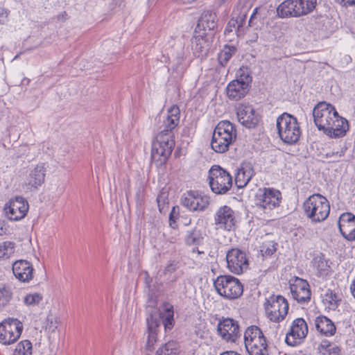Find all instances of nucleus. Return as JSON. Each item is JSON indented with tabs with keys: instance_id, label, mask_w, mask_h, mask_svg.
Returning a JSON list of instances; mask_svg holds the SVG:
<instances>
[{
	"instance_id": "nucleus-1",
	"label": "nucleus",
	"mask_w": 355,
	"mask_h": 355,
	"mask_svg": "<svg viewBox=\"0 0 355 355\" xmlns=\"http://www.w3.org/2000/svg\"><path fill=\"white\" fill-rule=\"evenodd\" d=\"M313 116L318 130L330 137H343L348 130L347 121L338 115L333 105L324 101L315 106Z\"/></svg>"
},
{
	"instance_id": "nucleus-2",
	"label": "nucleus",
	"mask_w": 355,
	"mask_h": 355,
	"mask_svg": "<svg viewBox=\"0 0 355 355\" xmlns=\"http://www.w3.org/2000/svg\"><path fill=\"white\" fill-rule=\"evenodd\" d=\"M236 138V130L234 125L229 121H221L214 130L211 147L215 152L223 153L228 150Z\"/></svg>"
},
{
	"instance_id": "nucleus-3",
	"label": "nucleus",
	"mask_w": 355,
	"mask_h": 355,
	"mask_svg": "<svg viewBox=\"0 0 355 355\" xmlns=\"http://www.w3.org/2000/svg\"><path fill=\"white\" fill-rule=\"evenodd\" d=\"M276 126L281 140L287 144H296L301 136V128L297 119L284 112L277 118Z\"/></svg>"
},
{
	"instance_id": "nucleus-4",
	"label": "nucleus",
	"mask_w": 355,
	"mask_h": 355,
	"mask_svg": "<svg viewBox=\"0 0 355 355\" xmlns=\"http://www.w3.org/2000/svg\"><path fill=\"white\" fill-rule=\"evenodd\" d=\"M303 209L306 216L315 223L326 220L330 212V205L324 196L315 193L304 201Z\"/></svg>"
},
{
	"instance_id": "nucleus-5",
	"label": "nucleus",
	"mask_w": 355,
	"mask_h": 355,
	"mask_svg": "<svg viewBox=\"0 0 355 355\" xmlns=\"http://www.w3.org/2000/svg\"><path fill=\"white\" fill-rule=\"evenodd\" d=\"M244 343L249 355H268L266 338L258 327L252 325L246 329Z\"/></svg>"
},
{
	"instance_id": "nucleus-6",
	"label": "nucleus",
	"mask_w": 355,
	"mask_h": 355,
	"mask_svg": "<svg viewBox=\"0 0 355 355\" xmlns=\"http://www.w3.org/2000/svg\"><path fill=\"white\" fill-rule=\"evenodd\" d=\"M175 146L172 135L158 133L152 144L151 157L157 164H164L171 155Z\"/></svg>"
},
{
	"instance_id": "nucleus-7",
	"label": "nucleus",
	"mask_w": 355,
	"mask_h": 355,
	"mask_svg": "<svg viewBox=\"0 0 355 355\" xmlns=\"http://www.w3.org/2000/svg\"><path fill=\"white\" fill-rule=\"evenodd\" d=\"M218 293L228 300L239 298L243 292L241 282L230 275L218 276L214 282Z\"/></svg>"
},
{
	"instance_id": "nucleus-8",
	"label": "nucleus",
	"mask_w": 355,
	"mask_h": 355,
	"mask_svg": "<svg viewBox=\"0 0 355 355\" xmlns=\"http://www.w3.org/2000/svg\"><path fill=\"white\" fill-rule=\"evenodd\" d=\"M209 184L216 194H224L232 187L231 175L219 166H213L209 171Z\"/></svg>"
},
{
	"instance_id": "nucleus-9",
	"label": "nucleus",
	"mask_w": 355,
	"mask_h": 355,
	"mask_svg": "<svg viewBox=\"0 0 355 355\" xmlns=\"http://www.w3.org/2000/svg\"><path fill=\"white\" fill-rule=\"evenodd\" d=\"M268 318L274 322L283 321L288 314V303L281 295L270 297L264 304Z\"/></svg>"
},
{
	"instance_id": "nucleus-10",
	"label": "nucleus",
	"mask_w": 355,
	"mask_h": 355,
	"mask_svg": "<svg viewBox=\"0 0 355 355\" xmlns=\"http://www.w3.org/2000/svg\"><path fill=\"white\" fill-rule=\"evenodd\" d=\"M282 199L279 191L272 188L259 189L255 196V205L264 211H270L278 207Z\"/></svg>"
},
{
	"instance_id": "nucleus-11",
	"label": "nucleus",
	"mask_w": 355,
	"mask_h": 355,
	"mask_svg": "<svg viewBox=\"0 0 355 355\" xmlns=\"http://www.w3.org/2000/svg\"><path fill=\"white\" fill-rule=\"evenodd\" d=\"M21 333V322L17 319L8 318L0 323V343L3 345L16 342Z\"/></svg>"
},
{
	"instance_id": "nucleus-12",
	"label": "nucleus",
	"mask_w": 355,
	"mask_h": 355,
	"mask_svg": "<svg viewBox=\"0 0 355 355\" xmlns=\"http://www.w3.org/2000/svg\"><path fill=\"white\" fill-rule=\"evenodd\" d=\"M308 332L306 322L302 318H295L286 334L285 342L290 346H297L303 342Z\"/></svg>"
},
{
	"instance_id": "nucleus-13",
	"label": "nucleus",
	"mask_w": 355,
	"mask_h": 355,
	"mask_svg": "<svg viewBox=\"0 0 355 355\" xmlns=\"http://www.w3.org/2000/svg\"><path fill=\"white\" fill-rule=\"evenodd\" d=\"M227 267L232 273L240 275L248 268L246 254L238 248H232L226 254Z\"/></svg>"
},
{
	"instance_id": "nucleus-14",
	"label": "nucleus",
	"mask_w": 355,
	"mask_h": 355,
	"mask_svg": "<svg viewBox=\"0 0 355 355\" xmlns=\"http://www.w3.org/2000/svg\"><path fill=\"white\" fill-rule=\"evenodd\" d=\"M252 78L249 74H241L239 78L231 81L227 87V95L230 99L238 101L243 98L249 90Z\"/></svg>"
},
{
	"instance_id": "nucleus-15",
	"label": "nucleus",
	"mask_w": 355,
	"mask_h": 355,
	"mask_svg": "<svg viewBox=\"0 0 355 355\" xmlns=\"http://www.w3.org/2000/svg\"><path fill=\"white\" fill-rule=\"evenodd\" d=\"M217 331L223 340L230 343H235L241 336L238 322L229 318L219 321Z\"/></svg>"
},
{
	"instance_id": "nucleus-16",
	"label": "nucleus",
	"mask_w": 355,
	"mask_h": 355,
	"mask_svg": "<svg viewBox=\"0 0 355 355\" xmlns=\"http://www.w3.org/2000/svg\"><path fill=\"white\" fill-rule=\"evenodd\" d=\"M214 221L219 229L232 230L236 223L235 212L231 207L227 205L223 206L216 211Z\"/></svg>"
},
{
	"instance_id": "nucleus-17",
	"label": "nucleus",
	"mask_w": 355,
	"mask_h": 355,
	"mask_svg": "<svg viewBox=\"0 0 355 355\" xmlns=\"http://www.w3.org/2000/svg\"><path fill=\"white\" fill-rule=\"evenodd\" d=\"M290 289L293 298L298 303L304 304L311 300V293L306 280L295 277L290 284Z\"/></svg>"
},
{
	"instance_id": "nucleus-18",
	"label": "nucleus",
	"mask_w": 355,
	"mask_h": 355,
	"mask_svg": "<svg viewBox=\"0 0 355 355\" xmlns=\"http://www.w3.org/2000/svg\"><path fill=\"white\" fill-rule=\"evenodd\" d=\"M46 171L44 163L38 164L29 170L25 182L27 191H35L44 182Z\"/></svg>"
},
{
	"instance_id": "nucleus-19",
	"label": "nucleus",
	"mask_w": 355,
	"mask_h": 355,
	"mask_svg": "<svg viewBox=\"0 0 355 355\" xmlns=\"http://www.w3.org/2000/svg\"><path fill=\"white\" fill-rule=\"evenodd\" d=\"M182 205L190 211H202L209 205L207 197L196 191H190L184 193L181 198Z\"/></svg>"
},
{
	"instance_id": "nucleus-20",
	"label": "nucleus",
	"mask_w": 355,
	"mask_h": 355,
	"mask_svg": "<svg viewBox=\"0 0 355 355\" xmlns=\"http://www.w3.org/2000/svg\"><path fill=\"white\" fill-rule=\"evenodd\" d=\"M236 114L240 123L248 128H254L259 121V115L250 105H239L236 108Z\"/></svg>"
},
{
	"instance_id": "nucleus-21",
	"label": "nucleus",
	"mask_w": 355,
	"mask_h": 355,
	"mask_svg": "<svg viewBox=\"0 0 355 355\" xmlns=\"http://www.w3.org/2000/svg\"><path fill=\"white\" fill-rule=\"evenodd\" d=\"M243 3L241 6V5L242 2L240 1L239 4L236 6V9L238 10H240L239 15L236 19L232 18L230 20L225 30V34L232 32L233 29L238 35L242 33V27L245 21L247 11L249 8V5L245 1H243Z\"/></svg>"
},
{
	"instance_id": "nucleus-22",
	"label": "nucleus",
	"mask_w": 355,
	"mask_h": 355,
	"mask_svg": "<svg viewBox=\"0 0 355 355\" xmlns=\"http://www.w3.org/2000/svg\"><path fill=\"white\" fill-rule=\"evenodd\" d=\"M180 111L178 106L171 107L163 121L162 129L159 132L164 135H172L174 138L173 130L178 126L180 122Z\"/></svg>"
},
{
	"instance_id": "nucleus-23",
	"label": "nucleus",
	"mask_w": 355,
	"mask_h": 355,
	"mask_svg": "<svg viewBox=\"0 0 355 355\" xmlns=\"http://www.w3.org/2000/svg\"><path fill=\"white\" fill-rule=\"evenodd\" d=\"M342 235L348 241L355 240V216L352 213L343 214L338 220Z\"/></svg>"
},
{
	"instance_id": "nucleus-24",
	"label": "nucleus",
	"mask_w": 355,
	"mask_h": 355,
	"mask_svg": "<svg viewBox=\"0 0 355 355\" xmlns=\"http://www.w3.org/2000/svg\"><path fill=\"white\" fill-rule=\"evenodd\" d=\"M207 239L205 232L199 226L187 230L184 239L186 245L196 247L203 245Z\"/></svg>"
},
{
	"instance_id": "nucleus-25",
	"label": "nucleus",
	"mask_w": 355,
	"mask_h": 355,
	"mask_svg": "<svg viewBox=\"0 0 355 355\" xmlns=\"http://www.w3.org/2000/svg\"><path fill=\"white\" fill-rule=\"evenodd\" d=\"M216 27V15L215 13L207 10L203 12L197 24L195 32L208 35L207 31H213Z\"/></svg>"
},
{
	"instance_id": "nucleus-26",
	"label": "nucleus",
	"mask_w": 355,
	"mask_h": 355,
	"mask_svg": "<svg viewBox=\"0 0 355 355\" xmlns=\"http://www.w3.org/2000/svg\"><path fill=\"white\" fill-rule=\"evenodd\" d=\"M148 327V338L146 348L148 351H153L157 343V329L160 324V319L157 316L151 315L146 319Z\"/></svg>"
},
{
	"instance_id": "nucleus-27",
	"label": "nucleus",
	"mask_w": 355,
	"mask_h": 355,
	"mask_svg": "<svg viewBox=\"0 0 355 355\" xmlns=\"http://www.w3.org/2000/svg\"><path fill=\"white\" fill-rule=\"evenodd\" d=\"M314 325L318 332L321 335L329 337L336 334L335 324L327 317L319 315L314 320Z\"/></svg>"
},
{
	"instance_id": "nucleus-28",
	"label": "nucleus",
	"mask_w": 355,
	"mask_h": 355,
	"mask_svg": "<svg viewBox=\"0 0 355 355\" xmlns=\"http://www.w3.org/2000/svg\"><path fill=\"white\" fill-rule=\"evenodd\" d=\"M22 197H16L15 200H10L4 207L6 217L10 220H19L22 218Z\"/></svg>"
},
{
	"instance_id": "nucleus-29",
	"label": "nucleus",
	"mask_w": 355,
	"mask_h": 355,
	"mask_svg": "<svg viewBox=\"0 0 355 355\" xmlns=\"http://www.w3.org/2000/svg\"><path fill=\"white\" fill-rule=\"evenodd\" d=\"M207 35L201 33H196L191 40V49L197 57H202L207 54L209 50V42L207 39Z\"/></svg>"
},
{
	"instance_id": "nucleus-30",
	"label": "nucleus",
	"mask_w": 355,
	"mask_h": 355,
	"mask_svg": "<svg viewBox=\"0 0 355 355\" xmlns=\"http://www.w3.org/2000/svg\"><path fill=\"white\" fill-rule=\"evenodd\" d=\"M254 175V169L250 164H243L235 175V184L238 188L245 187Z\"/></svg>"
},
{
	"instance_id": "nucleus-31",
	"label": "nucleus",
	"mask_w": 355,
	"mask_h": 355,
	"mask_svg": "<svg viewBox=\"0 0 355 355\" xmlns=\"http://www.w3.org/2000/svg\"><path fill=\"white\" fill-rule=\"evenodd\" d=\"M60 324V319L59 316L52 312H49L47 314L46 318L43 322L42 329L46 334L49 340L53 338V334L58 329Z\"/></svg>"
},
{
	"instance_id": "nucleus-32",
	"label": "nucleus",
	"mask_w": 355,
	"mask_h": 355,
	"mask_svg": "<svg viewBox=\"0 0 355 355\" xmlns=\"http://www.w3.org/2000/svg\"><path fill=\"white\" fill-rule=\"evenodd\" d=\"M44 296L41 293H28L24 296V304L31 308L39 306L43 301Z\"/></svg>"
},
{
	"instance_id": "nucleus-33",
	"label": "nucleus",
	"mask_w": 355,
	"mask_h": 355,
	"mask_svg": "<svg viewBox=\"0 0 355 355\" xmlns=\"http://www.w3.org/2000/svg\"><path fill=\"white\" fill-rule=\"evenodd\" d=\"M292 3L291 0H286L282 2L277 9L278 15L282 18L293 17Z\"/></svg>"
},
{
	"instance_id": "nucleus-34",
	"label": "nucleus",
	"mask_w": 355,
	"mask_h": 355,
	"mask_svg": "<svg viewBox=\"0 0 355 355\" xmlns=\"http://www.w3.org/2000/svg\"><path fill=\"white\" fill-rule=\"evenodd\" d=\"M178 349L177 347V343L171 341L168 342L164 346L159 348L157 351L156 355H177Z\"/></svg>"
},
{
	"instance_id": "nucleus-35",
	"label": "nucleus",
	"mask_w": 355,
	"mask_h": 355,
	"mask_svg": "<svg viewBox=\"0 0 355 355\" xmlns=\"http://www.w3.org/2000/svg\"><path fill=\"white\" fill-rule=\"evenodd\" d=\"M162 322L165 330H171L173 327V307H168L162 315Z\"/></svg>"
},
{
	"instance_id": "nucleus-36",
	"label": "nucleus",
	"mask_w": 355,
	"mask_h": 355,
	"mask_svg": "<svg viewBox=\"0 0 355 355\" xmlns=\"http://www.w3.org/2000/svg\"><path fill=\"white\" fill-rule=\"evenodd\" d=\"M323 302L329 309H335L338 306V297L331 290H328L323 297Z\"/></svg>"
},
{
	"instance_id": "nucleus-37",
	"label": "nucleus",
	"mask_w": 355,
	"mask_h": 355,
	"mask_svg": "<svg viewBox=\"0 0 355 355\" xmlns=\"http://www.w3.org/2000/svg\"><path fill=\"white\" fill-rule=\"evenodd\" d=\"M235 50L236 49L234 46H225L218 54L220 64L223 66L225 65L234 53Z\"/></svg>"
},
{
	"instance_id": "nucleus-38",
	"label": "nucleus",
	"mask_w": 355,
	"mask_h": 355,
	"mask_svg": "<svg viewBox=\"0 0 355 355\" xmlns=\"http://www.w3.org/2000/svg\"><path fill=\"white\" fill-rule=\"evenodd\" d=\"M277 243L273 241H265L262 243L261 246V252L263 256L270 257L273 254L277 248Z\"/></svg>"
},
{
	"instance_id": "nucleus-39",
	"label": "nucleus",
	"mask_w": 355,
	"mask_h": 355,
	"mask_svg": "<svg viewBox=\"0 0 355 355\" xmlns=\"http://www.w3.org/2000/svg\"><path fill=\"white\" fill-rule=\"evenodd\" d=\"M14 252V243L5 241L0 243V259L8 258Z\"/></svg>"
},
{
	"instance_id": "nucleus-40",
	"label": "nucleus",
	"mask_w": 355,
	"mask_h": 355,
	"mask_svg": "<svg viewBox=\"0 0 355 355\" xmlns=\"http://www.w3.org/2000/svg\"><path fill=\"white\" fill-rule=\"evenodd\" d=\"M347 150V147L344 144H340L332 148L329 152L327 153V157L333 158L336 161L343 157Z\"/></svg>"
},
{
	"instance_id": "nucleus-41",
	"label": "nucleus",
	"mask_w": 355,
	"mask_h": 355,
	"mask_svg": "<svg viewBox=\"0 0 355 355\" xmlns=\"http://www.w3.org/2000/svg\"><path fill=\"white\" fill-rule=\"evenodd\" d=\"M35 269L33 265L24 259V283H29L34 277Z\"/></svg>"
},
{
	"instance_id": "nucleus-42",
	"label": "nucleus",
	"mask_w": 355,
	"mask_h": 355,
	"mask_svg": "<svg viewBox=\"0 0 355 355\" xmlns=\"http://www.w3.org/2000/svg\"><path fill=\"white\" fill-rule=\"evenodd\" d=\"M313 263L314 266L320 272H324L329 268L328 261L322 255L316 256L313 259Z\"/></svg>"
},
{
	"instance_id": "nucleus-43",
	"label": "nucleus",
	"mask_w": 355,
	"mask_h": 355,
	"mask_svg": "<svg viewBox=\"0 0 355 355\" xmlns=\"http://www.w3.org/2000/svg\"><path fill=\"white\" fill-rule=\"evenodd\" d=\"M11 292L6 287L0 288V309L4 307L11 299Z\"/></svg>"
},
{
	"instance_id": "nucleus-44",
	"label": "nucleus",
	"mask_w": 355,
	"mask_h": 355,
	"mask_svg": "<svg viewBox=\"0 0 355 355\" xmlns=\"http://www.w3.org/2000/svg\"><path fill=\"white\" fill-rule=\"evenodd\" d=\"M300 2V7L304 10L305 15L312 12L315 8L317 0H298Z\"/></svg>"
},
{
	"instance_id": "nucleus-45",
	"label": "nucleus",
	"mask_w": 355,
	"mask_h": 355,
	"mask_svg": "<svg viewBox=\"0 0 355 355\" xmlns=\"http://www.w3.org/2000/svg\"><path fill=\"white\" fill-rule=\"evenodd\" d=\"M22 259L17 260L12 264V272L17 279L22 282Z\"/></svg>"
},
{
	"instance_id": "nucleus-46",
	"label": "nucleus",
	"mask_w": 355,
	"mask_h": 355,
	"mask_svg": "<svg viewBox=\"0 0 355 355\" xmlns=\"http://www.w3.org/2000/svg\"><path fill=\"white\" fill-rule=\"evenodd\" d=\"M293 6V17H297L302 15H305L304 10L300 7V2L298 0H291Z\"/></svg>"
},
{
	"instance_id": "nucleus-47",
	"label": "nucleus",
	"mask_w": 355,
	"mask_h": 355,
	"mask_svg": "<svg viewBox=\"0 0 355 355\" xmlns=\"http://www.w3.org/2000/svg\"><path fill=\"white\" fill-rule=\"evenodd\" d=\"M33 346L28 340H24V355H32Z\"/></svg>"
},
{
	"instance_id": "nucleus-48",
	"label": "nucleus",
	"mask_w": 355,
	"mask_h": 355,
	"mask_svg": "<svg viewBox=\"0 0 355 355\" xmlns=\"http://www.w3.org/2000/svg\"><path fill=\"white\" fill-rule=\"evenodd\" d=\"M8 15V11L3 8H0V24H3L6 22Z\"/></svg>"
},
{
	"instance_id": "nucleus-49",
	"label": "nucleus",
	"mask_w": 355,
	"mask_h": 355,
	"mask_svg": "<svg viewBox=\"0 0 355 355\" xmlns=\"http://www.w3.org/2000/svg\"><path fill=\"white\" fill-rule=\"evenodd\" d=\"M329 355H340V349L338 347L334 345V346H329L328 349Z\"/></svg>"
},
{
	"instance_id": "nucleus-50",
	"label": "nucleus",
	"mask_w": 355,
	"mask_h": 355,
	"mask_svg": "<svg viewBox=\"0 0 355 355\" xmlns=\"http://www.w3.org/2000/svg\"><path fill=\"white\" fill-rule=\"evenodd\" d=\"M336 3L343 6H348L355 4V0H334Z\"/></svg>"
},
{
	"instance_id": "nucleus-51",
	"label": "nucleus",
	"mask_w": 355,
	"mask_h": 355,
	"mask_svg": "<svg viewBox=\"0 0 355 355\" xmlns=\"http://www.w3.org/2000/svg\"><path fill=\"white\" fill-rule=\"evenodd\" d=\"M175 212V208L173 207L171 214H170V216H169V221H170V226L172 227V228H175V218H174V216H173V214Z\"/></svg>"
},
{
	"instance_id": "nucleus-52",
	"label": "nucleus",
	"mask_w": 355,
	"mask_h": 355,
	"mask_svg": "<svg viewBox=\"0 0 355 355\" xmlns=\"http://www.w3.org/2000/svg\"><path fill=\"white\" fill-rule=\"evenodd\" d=\"M22 341H20L13 352V355H21Z\"/></svg>"
},
{
	"instance_id": "nucleus-53",
	"label": "nucleus",
	"mask_w": 355,
	"mask_h": 355,
	"mask_svg": "<svg viewBox=\"0 0 355 355\" xmlns=\"http://www.w3.org/2000/svg\"><path fill=\"white\" fill-rule=\"evenodd\" d=\"M257 8H255V9L254 10L253 13L252 14V15H251V17H250V18L249 21H248V24H249V26H252L253 20H254V17H255V15H256V14H257Z\"/></svg>"
},
{
	"instance_id": "nucleus-54",
	"label": "nucleus",
	"mask_w": 355,
	"mask_h": 355,
	"mask_svg": "<svg viewBox=\"0 0 355 355\" xmlns=\"http://www.w3.org/2000/svg\"><path fill=\"white\" fill-rule=\"evenodd\" d=\"M220 355H241V354L234 351H226V352L221 353Z\"/></svg>"
},
{
	"instance_id": "nucleus-55",
	"label": "nucleus",
	"mask_w": 355,
	"mask_h": 355,
	"mask_svg": "<svg viewBox=\"0 0 355 355\" xmlns=\"http://www.w3.org/2000/svg\"><path fill=\"white\" fill-rule=\"evenodd\" d=\"M351 292L354 297L355 298V279L350 286Z\"/></svg>"
},
{
	"instance_id": "nucleus-56",
	"label": "nucleus",
	"mask_w": 355,
	"mask_h": 355,
	"mask_svg": "<svg viewBox=\"0 0 355 355\" xmlns=\"http://www.w3.org/2000/svg\"><path fill=\"white\" fill-rule=\"evenodd\" d=\"M176 1L180 3H190L193 1H194L195 0H176Z\"/></svg>"
},
{
	"instance_id": "nucleus-57",
	"label": "nucleus",
	"mask_w": 355,
	"mask_h": 355,
	"mask_svg": "<svg viewBox=\"0 0 355 355\" xmlns=\"http://www.w3.org/2000/svg\"><path fill=\"white\" fill-rule=\"evenodd\" d=\"M26 205H28V203H26ZM24 208H25V200H24ZM28 205H27V208L26 209H24V214H23L24 218L25 217L26 213L28 211Z\"/></svg>"
},
{
	"instance_id": "nucleus-58",
	"label": "nucleus",
	"mask_w": 355,
	"mask_h": 355,
	"mask_svg": "<svg viewBox=\"0 0 355 355\" xmlns=\"http://www.w3.org/2000/svg\"><path fill=\"white\" fill-rule=\"evenodd\" d=\"M196 251L198 252V254H202V253H204V252H203V251H200V250H199L198 248H197Z\"/></svg>"
},
{
	"instance_id": "nucleus-59",
	"label": "nucleus",
	"mask_w": 355,
	"mask_h": 355,
	"mask_svg": "<svg viewBox=\"0 0 355 355\" xmlns=\"http://www.w3.org/2000/svg\"><path fill=\"white\" fill-rule=\"evenodd\" d=\"M157 202L159 203V197L157 198Z\"/></svg>"
},
{
	"instance_id": "nucleus-60",
	"label": "nucleus",
	"mask_w": 355,
	"mask_h": 355,
	"mask_svg": "<svg viewBox=\"0 0 355 355\" xmlns=\"http://www.w3.org/2000/svg\"><path fill=\"white\" fill-rule=\"evenodd\" d=\"M220 1H223V2H224V1H225L226 0H220Z\"/></svg>"
}]
</instances>
